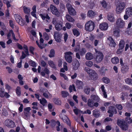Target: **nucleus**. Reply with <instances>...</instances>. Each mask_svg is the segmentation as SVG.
Listing matches in <instances>:
<instances>
[{"instance_id":"51","label":"nucleus","mask_w":132,"mask_h":132,"mask_svg":"<svg viewBox=\"0 0 132 132\" xmlns=\"http://www.w3.org/2000/svg\"><path fill=\"white\" fill-rule=\"evenodd\" d=\"M102 5V6L104 8H106L107 6V4L106 2L105 1H103L101 3Z\"/></svg>"},{"instance_id":"23","label":"nucleus","mask_w":132,"mask_h":132,"mask_svg":"<svg viewBox=\"0 0 132 132\" xmlns=\"http://www.w3.org/2000/svg\"><path fill=\"white\" fill-rule=\"evenodd\" d=\"M91 100H92L93 101H95L97 102L99 101L100 99L98 96L94 95H92L91 96Z\"/></svg>"},{"instance_id":"11","label":"nucleus","mask_w":132,"mask_h":132,"mask_svg":"<svg viewBox=\"0 0 132 132\" xmlns=\"http://www.w3.org/2000/svg\"><path fill=\"white\" fill-rule=\"evenodd\" d=\"M15 17L16 21L19 24L22 26L23 25L22 23V19L21 16L18 14H15Z\"/></svg>"},{"instance_id":"33","label":"nucleus","mask_w":132,"mask_h":132,"mask_svg":"<svg viewBox=\"0 0 132 132\" xmlns=\"http://www.w3.org/2000/svg\"><path fill=\"white\" fill-rule=\"evenodd\" d=\"M40 15L43 20L45 19H47L48 20L50 19V17L47 14H40Z\"/></svg>"},{"instance_id":"2","label":"nucleus","mask_w":132,"mask_h":132,"mask_svg":"<svg viewBox=\"0 0 132 132\" xmlns=\"http://www.w3.org/2000/svg\"><path fill=\"white\" fill-rule=\"evenodd\" d=\"M117 123L122 130L126 131L128 129V125L124 120H118Z\"/></svg>"},{"instance_id":"42","label":"nucleus","mask_w":132,"mask_h":132,"mask_svg":"<svg viewBox=\"0 0 132 132\" xmlns=\"http://www.w3.org/2000/svg\"><path fill=\"white\" fill-rule=\"evenodd\" d=\"M5 92H4V90L2 88L0 89V96L1 97H3L5 96Z\"/></svg>"},{"instance_id":"5","label":"nucleus","mask_w":132,"mask_h":132,"mask_svg":"<svg viewBox=\"0 0 132 132\" xmlns=\"http://www.w3.org/2000/svg\"><path fill=\"white\" fill-rule=\"evenodd\" d=\"M5 125L8 127L13 128L15 127L14 122L10 119H7L5 121Z\"/></svg>"},{"instance_id":"18","label":"nucleus","mask_w":132,"mask_h":132,"mask_svg":"<svg viewBox=\"0 0 132 132\" xmlns=\"http://www.w3.org/2000/svg\"><path fill=\"white\" fill-rule=\"evenodd\" d=\"M96 15V13L92 10H89L88 11L87 16L89 18H93Z\"/></svg>"},{"instance_id":"52","label":"nucleus","mask_w":132,"mask_h":132,"mask_svg":"<svg viewBox=\"0 0 132 132\" xmlns=\"http://www.w3.org/2000/svg\"><path fill=\"white\" fill-rule=\"evenodd\" d=\"M119 32L120 30L119 29L116 30L114 31L113 34L115 36H118Z\"/></svg>"},{"instance_id":"16","label":"nucleus","mask_w":132,"mask_h":132,"mask_svg":"<svg viewBox=\"0 0 132 132\" xmlns=\"http://www.w3.org/2000/svg\"><path fill=\"white\" fill-rule=\"evenodd\" d=\"M79 62L77 60H76L73 61V68L75 70L77 69L79 66Z\"/></svg>"},{"instance_id":"59","label":"nucleus","mask_w":132,"mask_h":132,"mask_svg":"<svg viewBox=\"0 0 132 132\" xmlns=\"http://www.w3.org/2000/svg\"><path fill=\"white\" fill-rule=\"evenodd\" d=\"M9 23L10 26L12 27V28H14V25L13 21L12 20H10L9 21Z\"/></svg>"},{"instance_id":"54","label":"nucleus","mask_w":132,"mask_h":132,"mask_svg":"<svg viewBox=\"0 0 132 132\" xmlns=\"http://www.w3.org/2000/svg\"><path fill=\"white\" fill-rule=\"evenodd\" d=\"M10 32L12 34V36L13 37V39L14 40H17L18 41V39H16V38L15 37V35L13 33V30H11L10 31Z\"/></svg>"},{"instance_id":"43","label":"nucleus","mask_w":132,"mask_h":132,"mask_svg":"<svg viewBox=\"0 0 132 132\" xmlns=\"http://www.w3.org/2000/svg\"><path fill=\"white\" fill-rule=\"evenodd\" d=\"M21 88L20 87L18 86L16 89V93L18 96H20L21 94Z\"/></svg>"},{"instance_id":"61","label":"nucleus","mask_w":132,"mask_h":132,"mask_svg":"<svg viewBox=\"0 0 132 132\" xmlns=\"http://www.w3.org/2000/svg\"><path fill=\"white\" fill-rule=\"evenodd\" d=\"M65 26L68 29H70L71 27V24L69 23H66Z\"/></svg>"},{"instance_id":"14","label":"nucleus","mask_w":132,"mask_h":132,"mask_svg":"<svg viewBox=\"0 0 132 132\" xmlns=\"http://www.w3.org/2000/svg\"><path fill=\"white\" fill-rule=\"evenodd\" d=\"M76 86L79 89H82L84 84L81 81L79 80H77L76 81Z\"/></svg>"},{"instance_id":"13","label":"nucleus","mask_w":132,"mask_h":132,"mask_svg":"<svg viewBox=\"0 0 132 132\" xmlns=\"http://www.w3.org/2000/svg\"><path fill=\"white\" fill-rule=\"evenodd\" d=\"M62 20L60 19V21H58L56 24L55 26V28L56 30L59 31L60 30L62 27Z\"/></svg>"},{"instance_id":"30","label":"nucleus","mask_w":132,"mask_h":132,"mask_svg":"<svg viewBox=\"0 0 132 132\" xmlns=\"http://www.w3.org/2000/svg\"><path fill=\"white\" fill-rule=\"evenodd\" d=\"M66 17L67 20L70 22H73L75 21L74 19L69 15H67Z\"/></svg>"},{"instance_id":"26","label":"nucleus","mask_w":132,"mask_h":132,"mask_svg":"<svg viewBox=\"0 0 132 132\" xmlns=\"http://www.w3.org/2000/svg\"><path fill=\"white\" fill-rule=\"evenodd\" d=\"M112 62L113 64H117L119 62V60L117 57H115L111 59Z\"/></svg>"},{"instance_id":"41","label":"nucleus","mask_w":132,"mask_h":132,"mask_svg":"<svg viewBox=\"0 0 132 132\" xmlns=\"http://www.w3.org/2000/svg\"><path fill=\"white\" fill-rule=\"evenodd\" d=\"M87 104L89 107L91 108H92L94 106L93 103L92 102V100L90 99L88 100Z\"/></svg>"},{"instance_id":"60","label":"nucleus","mask_w":132,"mask_h":132,"mask_svg":"<svg viewBox=\"0 0 132 132\" xmlns=\"http://www.w3.org/2000/svg\"><path fill=\"white\" fill-rule=\"evenodd\" d=\"M31 110V109L30 107H28L24 109V112L29 113Z\"/></svg>"},{"instance_id":"24","label":"nucleus","mask_w":132,"mask_h":132,"mask_svg":"<svg viewBox=\"0 0 132 132\" xmlns=\"http://www.w3.org/2000/svg\"><path fill=\"white\" fill-rule=\"evenodd\" d=\"M93 114L94 117L97 118L100 116V113L99 111L96 110H95L93 111Z\"/></svg>"},{"instance_id":"32","label":"nucleus","mask_w":132,"mask_h":132,"mask_svg":"<svg viewBox=\"0 0 132 132\" xmlns=\"http://www.w3.org/2000/svg\"><path fill=\"white\" fill-rule=\"evenodd\" d=\"M125 43L124 41L123 40H121L119 44V46L120 48L122 49L124 47Z\"/></svg>"},{"instance_id":"3","label":"nucleus","mask_w":132,"mask_h":132,"mask_svg":"<svg viewBox=\"0 0 132 132\" xmlns=\"http://www.w3.org/2000/svg\"><path fill=\"white\" fill-rule=\"evenodd\" d=\"M125 6V3L121 2L116 6V10L117 13L118 14L121 13L124 9Z\"/></svg>"},{"instance_id":"19","label":"nucleus","mask_w":132,"mask_h":132,"mask_svg":"<svg viewBox=\"0 0 132 132\" xmlns=\"http://www.w3.org/2000/svg\"><path fill=\"white\" fill-rule=\"evenodd\" d=\"M93 55L90 53H87L85 55L86 59L88 60H90L93 58Z\"/></svg>"},{"instance_id":"40","label":"nucleus","mask_w":132,"mask_h":132,"mask_svg":"<svg viewBox=\"0 0 132 132\" xmlns=\"http://www.w3.org/2000/svg\"><path fill=\"white\" fill-rule=\"evenodd\" d=\"M86 65L88 67H91L93 65V63L91 61H87L85 63Z\"/></svg>"},{"instance_id":"25","label":"nucleus","mask_w":132,"mask_h":132,"mask_svg":"<svg viewBox=\"0 0 132 132\" xmlns=\"http://www.w3.org/2000/svg\"><path fill=\"white\" fill-rule=\"evenodd\" d=\"M122 68L121 71L122 72L124 73L127 72L129 69L128 66L126 64L124 65Z\"/></svg>"},{"instance_id":"15","label":"nucleus","mask_w":132,"mask_h":132,"mask_svg":"<svg viewBox=\"0 0 132 132\" xmlns=\"http://www.w3.org/2000/svg\"><path fill=\"white\" fill-rule=\"evenodd\" d=\"M108 112L109 113L116 114L117 113V111L115 107L113 106H111L109 107V110L108 111Z\"/></svg>"},{"instance_id":"37","label":"nucleus","mask_w":132,"mask_h":132,"mask_svg":"<svg viewBox=\"0 0 132 132\" xmlns=\"http://www.w3.org/2000/svg\"><path fill=\"white\" fill-rule=\"evenodd\" d=\"M61 94L62 97L64 98L67 97L69 95L67 91H62L61 92Z\"/></svg>"},{"instance_id":"36","label":"nucleus","mask_w":132,"mask_h":132,"mask_svg":"<svg viewBox=\"0 0 132 132\" xmlns=\"http://www.w3.org/2000/svg\"><path fill=\"white\" fill-rule=\"evenodd\" d=\"M72 32L74 35L77 37L80 35V33L79 31L76 29H74L72 30Z\"/></svg>"},{"instance_id":"64","label":"nucleus","mask_w":132,"mask_h":132,"mask_svg":"<svg viewBox=\"0 0 132 132\" xmlns=\"http://www.w3.org/2000/svg\"><path fill=\"white\" fill-rule=\"evenodd\" d=\"M5 45V44L4 42L2 41H1L0 42V45H1L3 48H5L6 47Z\"/></svg>"},{"instance_id":"39","label":"nucleus","mask_w":132,"mask_h":132,"mask_svg":"<svg viewBox=\"0 0 132 132\" xmlns=\"http://www.w3.org/2000/svg\"><path fill=\"white\" fill-rule=\"evenodd\" d=\"M38 100L40 101V102L43 106L45 105V104L47 103L46 100L44 98H43L41 99H38Z\"/></svg>"},{"instance_id":"4","label":"nucleus","mask_w":132,"mask_h":132,"mask_svg":"<svg viewBox=\"0 0 132 132\" xmlns=\"http://www.w3.org/2000/svg\"><path fill=\"white\" fill-rule=\"evenodd\" d=\"M65 57L67 61L69 63H71L72 62V58L71 55L73 53L71 52H68L64 53Z\"/></svg>"},{"instance_id":"48","label":"nucleus","mask_w":132,"mask_h":132,"mask_svg":"<svg viewBox=\"0 0 132 132\" xmlns=\"http://www.w3.org/2000/svg\"><path fill=\"white\" fill-rule=\"evenodd\" d=\"M29 64L32 67H35L36 66L35 62L32 60L29 61Z\"/></svg>"},{"instance_id":"55","label":"nucleus","mask_w":132,"mask_h":132,"mask_svg":"<svg viewBox=\"0 0 132 132\" xmlns=\"http://www.w3.org/2000/svg\"><path fill=\"white\" fill-rule=\"evenodd\" d=\"M116 107L119 110H121L122 109V106L121 104H117L116 105Z\"/></svg>"},{"instance_id":"53","label":"nucleus","mask_w":132,"mask_h":132,"mask_svg":"<svg viewBox=\"0 0 132 132\" xmlns=\"http://www.w3.org/2000/svg\"><path fill=\"white\" fill-rule=\"evenodd\" d=\"M2 114L3 115L6 116L7 115L8 113L7 111L4 109L3 110Z\"/></svg>"},{"instance_id":"34","label":"nucleus","mask_w":132,"mask_h":132,"mask_svg":"<svg viewBox=\"0 0 132 132\" xmlns=\"http://www.w3.org/2000/svg\"><path fill=\"white\" fill-rule=\"evenodd\" d=\"M53 101L54 103L57 105H60L61 104V101L58 98H54L53 99Z\"/></svg>"},{"instance_id":"17","label":"nucleus","mask_w":132,"mask_h":132,"mask_svg":"<svg viewBox=\"0 0 132 132\" xmlns=\"http://www.w3.org/2000/svg\"><path fill=\"white\" fill-rule=\"evenodd\" d=\"M62 119L69 126H71V123L70 121L67 117L65 116H64L62 118Z\"/></svg>"},{"instance_id":"38","label":"nucleus","mask_w":132,"mask_h":132,"mask_svg":"<svg viewBox=\"0 0 132 132\" xmlns=\"http://www.w3.org/2000/svg\"><path fill=\"white\" fill-rule=\"evenodd\" d=\"M69 90L70 92L71 93L72 91V90L74 91H76V90L74 85L73 84L72 85H70L69 87Z\"/></svg>"},{"instance_id":"31","label":"nucleus","mask_w":132,"mask_h":132,"mask_svg":"<svg viewBox=\"0 0 132 132\" xmlns=\"http://www.w3.org/2000/svg\"><path fill=\"white\" fill-rule=\"evenodd\" d=\"M68 11L71 15L74 16L76 14V11L73 8L68 10Z\"/></svg>"},{"instance_id":"49","label":"nucleus","mask_w":132,"mask_h":132,"mask_svg":"<svg viewBox=\"0 0 132 132\" xmlns=\"http://www.w3.org/2000/svg\"><path fill=\"white\" fill-rule=\"evenodd\" d=\"M125 81L129 84H132V79H131L128 78L125 79Z\"/></svg>"},{"instance_id":"7","label":"nucleus","mask_w":132,"mask_h":132,"mask_svg":"<svg viewBox=\"0 0 132 132\" xmlns=\"http://www.w3.org/2000/svg\"><path fill=\"white\" fill-rule=\"evenodd\" d=\"M84 69L85 71L87 72L89 75L92 76H96V73L95 71L93 70L86 67L84 68Z\"/></svg>"},{"instance_id":"56","label":"nucleus","mask_w":132,"mask_h":132,"mask_svg":"<svg viewBox=\"0 0 132 132\" xmlns=\"http://www.w3.org/2000/svg\"><path fill=\"white\" fill-rule=\"evenodd\" d=\"M86 52L85 49V48H82L81 51H80V54L81 55H82L84 54Z\"/></svg>"},{"instance_id":"45","label":"nucleus","mask_w":132,"mask_h":132,"mask_svg":"<svg viewBox=\"0 0 132 132\" xmlns=\"http://www.w3.org/2000/svg\"><path fill=\"white\" fill-rule=\"evenodd\" d=\"M103 81L106 84H108L110 82V80L109 78L106 77H104L103 79Z\"/></svg>"},{"instance_id":"1","label":"nucleus","mask_w":132,"mask_h":132,"mask_svg":"<svg viewBox=\"0 0 132 132\" xmlns=\"http://www.w3.org/2000/svg\"><path fill=\"white\" fill-rule=\"evenodd\" d=\"M95 27V24L94 22L91 20H89L85 24V29L86 31L91 32L94 29Z\"/></svg>"},{"instance_id":"9","label":"nucleus","mask_w":132,"mask_h":132,"mask_svg":"<svg viewBox=\"0 0 132 132\" xmlns=\"http://www.w3.org/2000/svg\"><path fill=\"white\" fill-rule=\"evenodd\" d=\"M96 52L97 53V55L96 58V61L97 63H100L102 60L103 55L102 53L100 52H97L96 51Z\"/></svg>"},{"instance_id":"46","label":"nucleus","mask_w":132,"mask_h":132,"mask_svg":"<svg viewBox=\"0 0 132 132\" xmlns=\"http://www.w3.org/2000/svg\"><path fill=\"white\" fill-rule=\"evenodd\" d=\"M106 69H105L104 67H102L99 70L100 73L102 75H104L105 72V70H106Z\"/></svg>"},{"instance_id":"62","label":"nucleus","mask_w":132,"mask_h":132,"mask_svg":"<svg viewBox=\"0 0 132 132\" xmlns=\"http://www.w3.org/2000/svg\"><path fill=\"white\" fill-rule=\"evenodd\" d=\"M44 71L47 75H48L50 71L47 69V67L45 68L44 70Z\"/></svg>"},{"instance_id":"27","label":"nucleus","mask_w":132,"mask_h":132,"mask_svg":"<svg viewBox=\"0 0 132 132\" xmlns=\"http://www.w3.org/2000/svg\"><path fill=\"white\" fill-rule=\"evenodd\" d=\"M23 9L25 13L27 14H28L30 12V9L29 7L24 6L23 7Z\"/></svg>"},{"instance_id":"35","label":"nucleus","mask_w":132,"mask_h":132,"mask_svg":"<svg viewBox=\"0 0 132 132\" xmlns=\"http://www.w3.org/2000/svg\"><path fill=\"white\" fill-rule=\"evenodd\" d=\"M90 89L89 87L88 86H86L85 87L84 91L85 93L87 94H88L89 92L90 91Z\"/></svg>"},{"instance_id":"20","label":"nucleus","mask_w":132,"mask_h":132,"mask_svg":"<svg viewBox=\"0 0 132 132\" xmlns=\"http://www.w3.org/2000/svg\"><path fill=\"white\" fill-rule=\"evenodd\" d=\"M108 19L110 22H113L114 21V18L113 14L109 13L108 16Z\"/></svg>"},{"instance_id":"8","label":"nucleus","mask_w":132,"mask_h":132,"mask_svg":"<svg viewBox=\"0 0 132 132\" xmlns=\"http://www.w3.org/2000/svg\"><path fill=\"white\" fill-rule=\"evenodd\" d=\"M50 9L52 13L57 16L59 15L60 13L58 11L56 7L54 6L51 5L50 6Z\"/></svg>"},{"instance_id":"10","label":"nucleus","mask_w":132,"mask_h":132,"mask_svg":"<svg viewBox=\"0 0 132 132\" xmlns=\"http://www.w3.org/2000/svg\"><path fill=\"white\" fill-rule=\"evenodd\" d=\"M108 27V24L106 22L101 23L99 25L100 29L102 30H106Z\"/></svg>"},{"instance_id":"57","label":"nucleus","mask_w":132,"mask_h":132,"mask_svg":"<svg viewBox=\"0 0 132 132\" xmlns=\"http://www.w3.org/2000/svg\"><path fill=\"white\" fill-rule=\"evenodd\" d=\"M41 65L43 67H45L46 65V62L43 60H41L40 62Z\"/></svg>"},{"instance_id":"21","label":"nucleus","mask_w":132,"mask_h":132,"mask_svg":"<svg viewBox=\"0 0 132 132\" xmlns=\"http://www.w3.org/2000/svg\"><path fill=\"white\" fill-rule=\"evenodd\" d=\"M108 40H109L110 41V45L111 46L113 47H115L116 45V43L114 42V40L111 37H109L107 38Z\"/></svg>"},{"instance_id":"63","label":"nucleus","mask_w":132,"mask_h":132,"mask_svg":"<svg viewBox=\"0 0 132 132\" xmlns=\"http://www.w3.org/2000/svg\"><path fill=\"white\" fill-rule=\"evenodd\" d=\"M60 7L61 9H62L63 10H64L65 9V6L63 4H60Z\"/></svg>"},{"instance_id":"47","label":"nucleus","mask_w":132,"mask_h":132,"mask_svg":"<svg viewBox=\"0 0 132 132\" xmlns=\"http://www.w3.org/2000/svg\"><path fill=\"white\" fill-rule=\"evenodd\" d=\"M73 111L77 115L79 113H82V111H80L77 108L73 110Z\"/></svg>"},{"instance_id":"58","label":"nucleus","mask_w":132,"mask_h":132,"mask_svg":"<svg viewBox=\"0 0 132 132\" xmlns=\"http://www.w3.org/2000/svg\"><path fill=\"white\" fill-rule=\"evenodd\" d=\"M44 38L46 40H47L48 39V36L47 34L46 33L44 32V33L43 34Z\"/></svg>"},{"instance_id":"29","label":"nucleus","mask_w":132,"mask_h":132,"mask_svg":"<svg viewBox=\"0 0 132 132\" xmlns=\"http://www.w3.org/2000/svg\"><path fill=\"white\" fill-rule=\"evenodd\" d=\"M104 88L103 85H102L101 87V89L103 92V94L104 97L105 98H106L107 97V95L106 92L104 89Z\"/></svg>"},{"instance_id":"28","label":"nucleus","mask_w":132,"mask_h":132,"mask_svg":"<svg viewBox=\"0 0 132 132\" xmlns=\"http://www.w3.org/2000/svg\"><path fill=\"white\" fill-rule=\"evenodd\" d=\"M55 51L54 49H51L50 52V54L49 55V56L50 57H53L55 56Z\"/></svg>"},{"instance_id":"50","label":"nucleus","mask_w":132,"mask_h":132,"mask_svg":"<svg viewBox=\"0 0 132 132\" xmlns=\"http://www.w3.org/2000/svg\"><path fill=\"white\" fill-rule=\"evenodd\" d=\"M66 7L68 11L73 8L71 5L68 3H67L66 4Z\"/></svg>"},{"instance_id":"6","label":"nucleus","mask_w":132,"mask_h":132,"mask_svg":"<svg viewBox=\"0 0 132 132\" xmlns=\"http://www.w3.org/2000/svg\"><path fill=\"white\" fill-rule=\"evenodd\" d=\"M116 24L117 27L119 28H122L125 26V22L121 18H119L116 21Z\"/></svg>"},{"instance_id":"12","label":"nucleus","mask_w":132,"mask_h":132,"mask_svg":"<svg viewBox=\"0 0 132 132\" xmlns=\"http://www.w3.org/2000/svg\"><path fill=\"white\" fill-rule=\"evenodd\" d=\"M61 34L57 32H55L54 34V38L55 40L57 42H61Z\"/></svg>"},{"instance_id":"22","label":"nucleus","mask_w":132,"mask_h":132,"mask_svg":"<svg viewBox=\"0 0 132 132\" xmlns=\"http://www.w3.org/2000/svg\"><path fill=\"white\" fill-rule=\"evenodd\" d=\"M126 14L129 16L132 15V7H129L126 9Z\"/></svg>"},{"instance_id":"44","label":"nucleus","mask_w":132,"mask_h":132,"mask_svg":"<svg viewBox=\"0 0 132 132\" xmlns=\"http://www.w3.org/2000/svg\"><path fill=\"white\" fill-rule=\"evenodd\" d=\"M48 63L49 65L52 68H55V65L53 61L51 60L49 61L48 62Z\"/></svg>"}]
</instances>
